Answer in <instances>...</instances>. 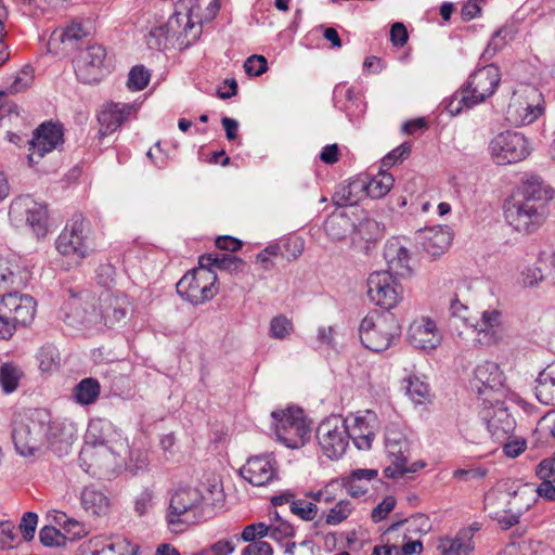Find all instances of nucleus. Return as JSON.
<instances>
[{
  "label": "nucleus",
  "mask_w": 555,
  "mask_h": 555,
  "mask_svg": "<svg viewBox=\"0 0 555 555\" xmlns=\"http://www.w3.org/2000/svg\"><path fill=\"white\" fill-rule=\"evenodd\" d=\"M554 191L534 175L527 176L505 205V219L516 231L532 233L543 223Z\"/></svg>",
  "instance_id": "nucleus-1"
},
{
  "label": "nucleus",
  "mask_w": 555,
  "mask_h": 555,
  "mask_svg": "<svg viewBox=\"0 0 555 555\" xmlns=\"http://www.w3.org/2000/svg\"><path fill=\"white\" fill-rule=\"evenodd\" d=\"M50 422V412L44 409L18 413L13 421L12 439L16 451L23 456L35 455L47 444L44 426Z\"/></svg>",
  "instance_id": "nucleus-2"
},
{
  "label": "nucleus",
  "mask_w": 555,
  "mask_h": 555,
  "mask_svg": "<svg viewBox=\"0 0 555 555\" xmlns=\"http://www.w3.org/2000/svg\"><path fill=\"white\" fill-rule=\"evenodd\" d=\"M401 327L393 315H366L360 323L359 336L363 346L374 352H382L395 345Z\"/></svg>",
  "instance_id": "nucleus-3"
},
{
  "label": "nucleus",
  "mask_w": 555,
  "mask_h": 555,
  "mask_svg": "<svg viewBox=\"0 0 555 555\" xmlns=\"http://www.w3.org/2000/svg\"><path fill=\"white\" fill-rule=\"evenodd\" d=\"M203 495L192 488L178 489L170 498L166 521L172 532H182L194 524L203 512Z\"/></svg>",
  "instance_id": "nucleus-4"
},
{
  "label": "nucleus",
  "mask_w": 555,
  "mask_h": 555,
  "mask_svg": "<svg viewBox=\"0 0 555 555\" xmlns=\"http://www.w3.org/2000/svg\"><path fill=\"white\" fill-rule=\"evenodd\" d=\"M36 301L29 295L17 292L0 297V338H10L17 325L29 324L35 317Z\"/></svg>",
  "instance_id": "nucleus-5"
},
{
  "label": "nucleus",
  "mask_w": 555,
  "mask_h": 555,
  "mask_svg": "<svg viewBox=\"0 0 555 555\" xmlns=\"http://www.w3.org/2000/svg\"><path fill=\"white\" fill-rule=\"evenodd\" d=\"M271 416L278 440L287 448H300L310 438L311 429L301 409L287 408L286 410L273 411Z\"/></svg>",
  "instance_id": "nucleus-6"
},
{
  "label": "nucleus",
  "mask_w": 555,
  "mask_h": 555,
  "mask_svg": "<svg viewBox=\"0 0 555 555\" xmlns=\"http://www.w3.org/2000/svg\"><path fill=\"white\" fill-rule=\"evenodd\" d=\"M79 465L90 476L109 478L119 466L118 455L104 442L91 440V430L79 453Z\"/></svg>",
  "instance_id": "nucleus-7"
},
{
  "label": "nucleus",
  "mask_w": 555,
  "mask_h": 555,
  "mask_svg": "<svg viewBox=\"0 0 555 555\" xmlns=\"http://www.w3.org/2000/svg\"><path fill=\"white\" fill-rule=\"evenodd\" d=\"M385 448L391 463L384 473L388 478H400L413 474L426 466L424 461L408 464L411 456L410 442L405 435L396 428H387L385 434Z\"/></svg>",
  "instance_id": "nucleus-8"
},
{
  "label": "nucleus",
  "mask_w": 555,
  "mask_h": 555,
  "mask_svg": "<svg viewBox=\"0 0 555 555\" xmlns=\"http://www.w3.org/2000/svg\"><path fill=\"white\" fill-rule=\"evenodd\" d=\"M215 271L194 269L186 272L177 283L178 295L192 305H201L212 299L218 287Z\"/></svg>",
  "instance_id": "nucleus-9"
},
{
  "label": "nucleus",
  "mask_w": 555,
  "mask_h": 555,
  "mask_svg": "<svg viewBox=\"0 0 555 555\" xmlns=\"http://www.w3.org/2000/svg\"><path fill=\"white\" fill-rule=\"evenodd\" d=\"M348 422L333 415L322 421L317 428V439L323 453L332 460L339 459L348 447Z\"/></svg>",
  "instance_id": "nucleus-10"
},
{
  "label": "nucleus",
  "mask_w": 555,
  "mask_h": 555,
  "mask_svg": "<svg viewBox=\"0 0 555 555\" xmlns=\"http://www.w3.org/2000/svg\"><path fill=\"white\" fill-rule=\"evenodd\" d=\"M489 151L496 165H508L524 160L529 154L527 139L519 132L504 131L495 135Z\"/></svg>",
  "instance_id": "nucleus-11"
},
{
  "label": "nucleus",
  "mask_w": 555,
  "mask_h": 555,
  "mask_svg": "<svg viewBox=\"0 0 555 555\" xmlns=\"http://www.w3.org/2000/svg\"><path fill=\"white\" fill-rule=\"evenodd\" d=\"M403 287L389 271H375L367 279L369 299L383 309L395 308L402 299Z\"/></svg>",
  "instance_id": "nucleus-12"
},
{
  "label": "nucleus",
  "mask_w": 555,
  "mask_h": 555,
  "mask_svg": "<svg viewBox=\"0 0 555 555\" xmlns=\"http://www.w3.org/2000/svg\"><path fill=\"white\" fill-rule=\"evenodd\" d=\"M88 222L81 215H76L65 227L56 240V249L65 256H72L76 261L83 259L89 250Z\"/></svg>",
  "instance_id": "nucleus-13"
},
{
  "label": "nucleus",
  "mask_w": 555,
  "mask_h": 555,
  "mask_svg": "<svg viewBox=\"0 0 555 555\" xmlns=\"http://www.w3.org/2000/svg\"><path fill=\"white\" fill-rule=\"evenodd\" d=\"M545 111V104L537 89L527 90L526 99L514 96L506 109V119L516 127L534 122Z\"/></svg>",
  "instance_id": "nucleus-14"
},
{
  "label": "nucleus",
  "mask_w": 555,
  "mask_h": 555,
  "mask_svg": "<svg viewBox=\"0 0 555 555\" xmlns=\"http://www.w3.org/2000/svg\"><path fill=\"white\" fill-rule=\"evenodd\" d=\"M9 215L13 221L25 219L37 236L47 233L48 211L43 204L37 203L30 195H23L14 199L10 206Z\"/></svg>",
  "instance_id": "nucleus-15"
},
{
  "label": "nucleus",
  "mask_w": 555,
  "mask_h": 555,
  "mask_svg": "<svg viewBox=\"0 0 555 555\" xmlns=\"http://www.w3.org/2000/svg\"><path fill=\"white\" fill-rule=\"evenodd\" d=\"M64 143L63 126L59 122L44 121L29 141V163H38L46 154L60 149Z\"/></svg>",
  "instance_id": "nucleus-16"
},
{
  "label": "nucleus",
  "mask_w": 555,
  "mask_h": 555,
  "mask_svg": "<svg viewBox=\"0 0 555 555\" xmlns=\"http://www.w3.org/2000/svg\"><path fill=\"white\" fill-rule=\"evenodd\" d=\"M106 50L101 44H92L80 51L74 61L75 74L82 83L99 82L103 77Z\"/></svg>",
  "instance_id": "nucleus-17"
},
{
  "label": "nucleus",
  "mask_w": 555,
  "mask_h": 555,
  "mask_svg": "<svg viewBox=\"0 0 555 555\" xmlns=\"http://www.w3.org/2000/svg\"><path fill=\"white\" fill-rule=\"evenodd\" d=\"M199 13L201 5L198 0H180L175 13L167 22L171 33L196 39L201 31Z\"/></svg>",
  "instance_id": "nucleus-18"
},
{
  "label": "nucleus",
  "mask_w": 555,
  "mask_h": 555,
  "mask_svg": "<svg viewBox=\"0 0 555 555\" xmlns=\"http://www.w3.org/2000/svg\"><path fill=\"white\" fill-rule=\"evenodd\" d=\"M501 81V70L495 64L477 68L468 78L465 89L473 96V104H479L490 98Z\"/></svg>",
  "instance_id": "nucleus-19"
},
{
  "label": "nucleus",
  "mask_w": 555,
  "mask_h": 555,
  "mask_svg": "<svg viewBox=\"0 0 555 555\" xmlns=\"http://www.w3.org/2000/svg\"><path fill=\"white\" fill-rule=\"evenodd\" d=\"M240 474L253 486L262 487L278 478V463L272 454L250 456Z\"/></svg>",
  "instance_id": "nucleus-20"
},
{
  "label": "nucleus",
  "mask_w": 555,
  "mask_h": 555,
  "mask_svg": "<svg viewBox=\"0 0 555 555\" xmlns=\"http://www.w3.org/2000/svg\"><path fill=\"white\" fill-rule=\"evenodd\" d=\"M69 298L63 306V320L66 324L73 327L89 326L98 319V312L93 302L88 301L86 298L78 296L72 289H68Z\"/></svg>",
  "instance_id": "nucleus-21"
},
{
  "label": "nucleus",
  "mask_w": 555,
  "mask_h": 555,
  "mask_svg": "<svg viewBox=\"0 0 555 555\" xmlns=\"http://www.w3.org/2000/svg\"><path fill=\"white\" fill-rule=\"evenodd\" d=\"M408 339L417 349L430 351L441 344L436 322L427 317L414 320L408 330Z\"/></svg>",
  "instance_id": "nucleus-22"
},
{
  "label": "nucleus",
  "mask_w": 555,
  "mask_h": 555,
  "mask_svg": "<svg viewBox=\"0 0 555 555\" xmlns=\"http://www.w3.org/2000/svg\"><path fill=\"white\" fill-rule=\"evenodd\" d=\"M481 414L491 437L498 442H504L514 429V421L503 404L487 408Z\"/></svg>",
  "instance_id": "nucleus-23"
},
{
  "label": "nucleus",
  "mask_w": 555,
  "mask_h": 555,
  "mask_svg": "<svg viewBox=\"0 0 555 555\" xmlns=\"http://www.w3.org/2000/svg\"><path fill=\"white\" fill-rule=\"evenodd\" d=\"M452 241L448 227L425 228L416 233V242L425 253L433 257L442 255Z\"/></svg>",
  "instance_id": "nucleus-24"
},
{
  "label": "nucleus",
  "mask_w": 555,
  "mask_h": 555,
  "mask_svg": "<svg viewBox=\"0 0 555 555\" xmlns=\"http://www.w3.org/2000/svg\"><path fill=\"white\" fill-rule=\"evenodd\" d=\"M384 258L388 266L386 271H389L392 275L408 276L411 274V255L399 238H392L386 243Z\"/></svg>",
  "instance_id": "nucleus-25"
},
{
  "label": "nucleus",
  "mask_w": 555,
  "mask_h": 555,
  "mask_svg": "<svg viewBox=\"0 0 555 555\" xmlns=\"http://www.w3.org/2000/svg\"><path fill=\"white\" fill-rule=\"evenodd\" d=\"M44 429L47 443L53 451L59 454L67 453L75 439V428L73 424L61 420H52L50 416V422L44 426Z\"/></svg>",
  "instance_id": "nucleus-26"
},
{
  "label": "nucleus",
  "mask_w": 555,
  "mask_h": 555,
  "mask_svg": "<svg viewBox=\"0 0 555 555\" xmlns=\"http://www.w3.org/2000/svg\"><path fill=\"white\" fill-rule=\"evenodd\" d=\"M134 112L131 104L111 103L100 114L101 124L100 135L105 137L115 132Z\"/></svg>",
  "instance_id": "nucleus-27"
},
{
  "label": "nucleus",
  "mask_w": 555,
  "mask_h": 555,
  "mask_svg": "<svg viewBox=\"0 0 555 555\" xmlns=\"http://www.w3.org/2000/svg\"><path fill=\"white\" fill-rule=\"evenodd\" d=\"M501 324V313L498 310H486L480 321L469 323L477 334V340L482 345H491L498 340V328Z\"/></svg>",
  "instance_id": "nucleus-28"
},
{
  "label": "nucleus",
  "mask_w": 555,
  "mask_h": 555,
  "mask_svg": "<svg viewBox=\"0 0 555 555\" xmlns=\"http://www.w3.org/2000/svg\"><path fill=\"white\" fill-rule=\"evenodd\" d=\"M475 382L479 393L482 387L495 390L503 385V373L495 362L485 361L475 369Z\"/></svg>",
  "instance_id": "nucleus-29"
},
{
  "label": "nucleus",
  "mask_w": 555,
  "mask_h": 555,
  "mask_svg": "<svg viewBox=\"0 0 555 555\" xmlns=\"http://www.w3.org/2000/svg\"><path fill=\"white\" fill-rule=\"evenodd\" d=\"M375 437L374 427L366 416H354L348 423V440L351 439L359 450H369Z\"/></svg>",
  "instance_id": "nucleus-30"
},
{
  "label": "nucleus",
  "mask_w": 555,
  "mask_h": 555,
  "mask_svg": "<svg viewBox=\"0 0 555 555\" xmlns=\"http://www.w3.org/2000/svg\"><path fill=\"white\" fill-rule=\"evenodd\" d=\"M83 509L92 516H104L109 509V499L94 487H86L80 495Z\"/></svg>",
  "instance_id": "nucleus-31"
},
{
  "label": "nucleus",
  "mask_w": 555,
  "mask_h": 555,
  "mask_svg": "<svg viewBox=\"0 0 555 555\" xmlns=\"http://www.w3.org/2000/svg\"><path fill=\"white\" fill-rule=\"evenodd\" d=\"M363 188L364 182L362 178L354 179L348 184L339 185L333 195L334 204L339 207L356 205L363 196H366Z\"/></svg>",
  "instance_id": "nucleus-32"
},
{
  "label": "nucleus",
  "mask_w": 555,
  "mask_h": 555,
  "mask_svg": "<svg viewBox=\"0 0 555 555\" xmlns=\"http://www.w3.org/2000/svg\"><path fill=\"white\" fill-rule=\"evenodd\" d=\"M535 397L541 403L555 406V363L539 374Z\"/></svg>",
  "instance_id": "nucleus-33"
},
{
  "label": "nucleus",
  "mask_w": 555,
  "mask_h": 555,
  "mask_svg": "<svg viewBox=\"0 0 555 555\" xmlns=\"http://www.w3.org/2000/svg\"><path fill=\"white\" fill-rule=\"evenodd\" d=\"M129 312V301L125 295H116L109 298V304L102 311V318L109 327L126 322Z\"/></svg>",
  "instance_id": "nucleus-34"
},
{
  "label": "nucleus",
  "mask_w": 555,
  "mask_h": 555,
  "mask_svg": "<svg viewBox=\"0 0 555 555\" xmlns=\"http://www.w3.org/2000/svg\"><path fill=\"white\" fill-rule=\"evenodd\" d=\"M364 182V193L371 198L384 197L393 186L395 179L391 173L379 171L373 177L362 178Z\"/></svg>",
  "instance_id": "nucleus-35"
},
{
  "label": "nucleus",
  "mask_w": 555,
  "mask_h": 555,
  "mask_svg": "<svg viewBox=\"0 0 555 555\" xmlns=\"http://www.w3.org/2000/svg\"><path fill=\"white\" fill-rule=\"evenodd\" d=\"M324 230L333 241H341L352 234L353 222L347 215L334 214L326 219Z\"/></svg>",
  "instance_id": "nucleus-36"
},
{
  "label": "nucleus",
  "mask_w": 555,
  "mask_h": 555,
  "mask_svg": "<svg viewBox=\"0 0 555 555\" xmlns=\"http://www.w3.org/2000/svg\"><path fill=\"white\" fill-rule=\"evenodd\" d=\"M384 228L375 219L366 218L357 225L353 223L352 242L363 240L366 243L376 242L383 237Z\"/></svg>",
  "instance_id": "nucleus-37"
},
{
  "label": "nucleus",
  "mask_w": 555,
  "mask_h": 555,
  "mask_svg": "<svg viewBox=\"0 0 555 555\" xmlns=\"http://www.w3.org/2000/svg\"><path fill=\"white\" fill-rule=\"evenodd\" d=\"M440 547L443 555H469L474 550L472 535L468 532H460L453 539H446L442 541Z\"/></svg>",
  "instance_id": "nucleus-38"
},
{
  "label": "nucleus",
  "mask_w": 555,
  "mask_h": 555,
  "mask_svg": "<svg viewBox=\"0 0 555 555\" xmlns=\"http://www.w3.org/2000/svg\"><path fill=\"white\" fill-rule=\"evenodd\" d=\"M73 395L78 403L91 404L100 395V384L94 378H83L75 386Z\"/></svg>",
  "instance_id": "nucleus-39"
},
{
  "label": "nucleus",
  "mask_w": 555,
  "mask_h": 555,
  "mask_svg": "<svg viewBox=\"0 0 555 555\" xmlns=\"http://www.w3.org/2000/svg\"><path fill=\"white\" fill-rule=\"evenodd\" d=\"M405 391L416 404L424 403L429 397V386L417 376H409L405 380Z\"/></svg>",
  "instance_id": "nucleus-40"
},
{
  "label": "nucleus",
  "mask_w": 555,
  "mask_h": 555,
  "mask_svg": "<svg viewBox=\"0 0 555 555\" xmlns=\"http://www.w3.org/2000/svg\"><path fill=\"white\" fill-rule=\"evenodd\" d=\"M508 39H511V36L507 29L501 28L496 30L485 48L480 59L485 62L490 61L506 46Z\"/></svg>",
  "instance_id": "nucleus-41"
},
{
  "label": "nucleus",
  "mask_w": 555,
  "mask_h": 555,
  "mask_svg": "<svg viewBox=\"0 0 555 555\" xmlns=\"http://www.w3.org/2000/svg\"><path fill=\"white\" fill-rule=\"evenodd\" d=\"M294 332V324L284 314H279L270 321L269 335L274 339H285Z\"/></svg>",
  "instance_id": "nucleus-42"
},
{
  "label": "nucleus",
  "mask_w": 555,
  "mask_h": 555,
  "mask_svg": "<svg viewBox=\"0 0 555 555\" xmlns=\"http://www.w3.org/2000/svg\"><path fill=\"white\" fill-rule=\"evenodd\" d=\"M353 506L348 500H339L325 515V522L330 526H336L346 520L351 514Z\"/></svg>",
  "instance_id": "nucleus-43"
},
{
  "label": "nucleus",
  "mask_w": 555,
  "mask_h": 555,
  "mask_svg": "<svg viewBox=\"0 0 555 555\" xmlns=\"http://www.w3.org/2000/svg\"><path fill=\"white\" fill-rule=\"evenodd\" d=\"M404 522L408 524L406 531L411 534H426L431 529L430 520L424 514H416L410 519L404 520ZM402 524L403 521L396 522L390 527V529L393 530Z\"/></svg>",
  "instance_id": "nucleus-44"
},
{
  "label": "nucleus",
  "mask_w": 555,
  "mask_h": 555,
  "mask_svg": "<svg viewBox=\"0 0 555 555\" xmlns=\"http://www.w3.org/2000/svg\"><path fill=\"white\" fill-rule=\"evenodd\" d=\"M289 509L294 515L305 521L313 520L319 513V506L315 505V503L301 499L293 500Z\"/></svg>",
  "instance_id": "nucleus-45"
},
{
  "label": "nucleus",
  "mask_w": 555,
  "mask_h": 555,
  "mask_svg": "<svg viewBox=\"0 0 555 555\" xmlns=\"http://www.w3.org/2000/svg\"><path fill=\"white\" fill-rule=\"evenodd\" d=\"M150 77L149 70L143 65H135L128 75L127 87L133 91L143 90L147 86Z\"/></svg>",
  "instance_id": "nucleus-46"
},
{
  "label": "nucleus",
  "mask_w": 555,
  "mask_h": 555,
  "mask_svg": "<svg viewBox=\"0 0 555 555\" xmlns=\"http://www.w3.org/2000/svg\"><path fill=\"white\" fill-rule=\"evenodd\" d=\"M20 371L12 364H3L0 367V384L4 392L14 391L18 385Z\"/></svg>",
  "instance_id": "nucleus-47"
},
{
  "label": "nucleus",
  "mask_w": 555,
  "mask_h": 555,
  "mask_svg": "<svg viewBox=\"0 0 555 555\" xmlns=\"http://www.w3.org/2000/svg\"><path fill=\"white\" fill-rule=\"evenodd\" d=\"M268 527H270L269 537L276 541L291 538L295 533L293 526L288 521L281 519L278 512H274V522Z\"/></svg>",
  "instance_id": "nucleus-48"
},
{
  "label": "nucleus",
  "mask_w": 555,
  "mask_h": 555,
  "mask_svg": "<svg viewBox=\"0 0 555 555\" xmlns=\"http://www.w3.org/2000/svg\"><path fill=\"white\" fill-rule=\"evenodd\" d=\"M39 540L47 547L63 546L66 543V537L53 526L41 528Z\"/></svg>",
  "instance_id": "nucleus-49"
},
{
  "label": "nucleus",
  "mask_w": 555,
  "mask_h": 555,
  "mask_svg": "<svg viewBox=\"0 0 555 555\" xmlns=\"http://www.w3.org/2000/svg\"><path fill=\"white\" fill-rule=\"evenodd\" d=\"M469 92L463 88L461 92L455 93L448 104V111L451 115H459L464 107L472 108L476 104H473V96Z\"/></svg>",
  "instance_id": "nucleus-50"
},
{
  "label": "nucleus",
  "mask_w": 555,
  "mask_h": 555,
  "mask_svg": "<svg viewBox=\"0 0 555 555\" xmlns=\"http://www.w3.org/2000/svg\"><path fill=\"white\" fill-rule=\"evenodd\" d=\"M38 525V515L34 512H27L23 515L20 522V530L25 541H31L35 537Z\"/></svg>",
  "instance_id": "nucleus-51"
},
{
  "label": "nucleus",
  "mask_w": 555,
  "mask_h": 555,
  "mask_svg": "<svg viewBox=\"0 0 555 555\" xmlns=\"http://www.w3.org/2000/svg\"><path fill=\"white\" fill-rule=\"evenodd\" d=\"M85 36L86 33L83 31L81 25L72 24L62 31L60 40L63 44L73 49L77 41L82 39Z\"/></svg>",
  "instance_id": "nucleus-52"
},
{
  "label": "nucleus",
  "mask_w": 555,
  "mask_h": 555,
  "mask_svg": "<svg viewBox=\"0 0 555 555\" xmlns=\"http://www.w3.org/2000/svg\"><path fill=\"white\" fill-rule=\"evenodd\" d=\"M244 68L249 76H260L268 69V63L262 55H250L244 63Z\"/></svg>",
  "instance_id": "nucleus-53"
},
{
  "label": "nucleus",
  "mask_w": 555,
  "mask_h": 555,
  "mask_svg": "<svg viewBox=\"0 0 555 555\" xmlns=\"http://www.w3.org/2000/svg\"><path fill=\"white\" fill-rule=\"evenodd\" d=\"M411 153V144L404 142L391 152H389L383 159L382 164L384 167H392L399 160H403Z\"/></svg>",
  "instance_id": "nucleus-54"
},
{
  "label": "nucleus",
  "mask_w": 555,
  "mask_h": 555,
  "mask_svg": "<svg viewBox=\"0 0 555 555\" xmlns=\"http://www.w3.org/2000/svg\"><path fill=\"white\" fill-rule=\"evenodd\" d=\"M270 527L264 522L251 524L244 528L241 538L246 542H253L256 538L269 537Z\"/></svg>",
  "instance_id": "nucleus-55"
},
{
  "label": "nucleus",
  "mask_w": 555,
  "mask_h": 555,
  "mask_svg": "<svg viewBox=\"0 0 555 555\" xmlns=\"http://www.w3.org/2000/svg\"><path fill=\"white\" fill-rule=\"evenodd\" d=\"M396 499L391 495L386 496L378 503L372 511L371 517L374 522H379L387 517V515L395 508Z\"/></svg>",
  "instance_id": "nucleus-56"
},
{
  "label": "nucleus",
  "mask_w": 555,
  "mask_h": 555,
  "mask_svg": "<svg viewBox=\"0 0 555 555\" xmlns=\"http://www.w3.org/2000/svg\"><path fill=\"white\" fill-rule=\"evenodd\" d=\"M280 253V246L278 244L269 245L262 251H260L256 259L257 262L261 263L263 270H270L273 267L271 257L278 256Z\"/></svg>",
  "instance_id": "nucleus-57"
},
{
  "label": "nucleus",
  "mask_w": 555,
  "mask_h": 555,
  "mask_svg": "<svg viewBox=\"0 0 555 555\" xmlns=\"http://www.w3.org/2000/svg\"><path fill=\"white\" fill-rule=\"evenodd\" d=\"M521 555H554V550L546 543L537 541L522 545Z\"/></svg>",
  "instance_id": "nucleus-58"
},
{
  "label": "nucleus",
  "mask_w": 555,
  "mask_h": 555,
  "mask_svg": "<svg viewBox=\"0 0 555 555\" xmlns=\"http://www.w3.org/2000/svg\"><path fill=\"white\" fill-rule=\"evenodd\" d=\"M535 474L542 480V482H555V468L553 461H541L537 466Z\"/></svg>",
  "instance_id": "nucleus-59"
},
{
  "label": "nucleus",
  "mask_w": 555,
  "mask_h": 555,
  "mask_svg": "<svg viewBox=\"0 0 555 555\" xmlns=\"http://www.w3.org/2000/svg\"><path fill=\"white\" fill-rule=\"evenodd\" d=\"M488 470L483 467H475V468H459L453 472V477L460 480H468V479H482L487 476Z\"/></svg>",
  "instance_id": "nucleus-60"
},
{
  "label": "nucleus",
  "mask_w": 555,
  "mask_h": 555,
  "mask_svg": "<svg viewBox=\"0 0 555 555\" xmlns=\"http://www.w3.org/2000/svg\"><path fill=\"white\" fill-rule=\"evenodd\" d=\"M171 29L169 28L168 23L165 25H160L151 29L147 38V44L151 48H159L160 39L167 38Z\"/></svg>",
  "instance_id": "nucleus-61"
},
{
  "label": "nucleus",
  "mask_w": 555,
  "mask_h": 555,
  "mask_svg": "<svg viewBox=\"0 0 555 555\" xmlns=\"http://www.w3.org/2000/svg\"><path fill=\"white\" fill-rule=\"evenodd\" d=\"M406 540L403 545L396 551L397 555H414L423 551V543L418 539H412L408 534L404 535Z\"/></svg>",
  "instance_id": "nucleus-62"
},
{
  "label": "nucleus",
  "mask_w": 555,
  "mask_h": 555,
  "mask_svg": "<svg viewBox=\"0 0 555 555\" xmlns=\"http://www.w3.org/2000/svg\"><path fill=\"white\" fill-rule=\"evenodd\" d=\"M96 278L100 284L108 287L115 278V267L111 263H102L96 270Z\"/></svg>",
  "instance_id": "nucleus-63"
},
{
  "label": "nucleus",
  "mask_w": 555,
  "mask_h": 555,
  "mask_svg": "<svg viewBox=\"0 0 555 555\" xmlns=\"http://www.w3.org/2000/svg\"><path fill=\"white\" fill-rule=\"evenodd\" d=\"M273 550L266 541H256L248 544L242 555H272Z\"/></svg>",
  "instance_id": "nucleus-64"
}]
</instances>
